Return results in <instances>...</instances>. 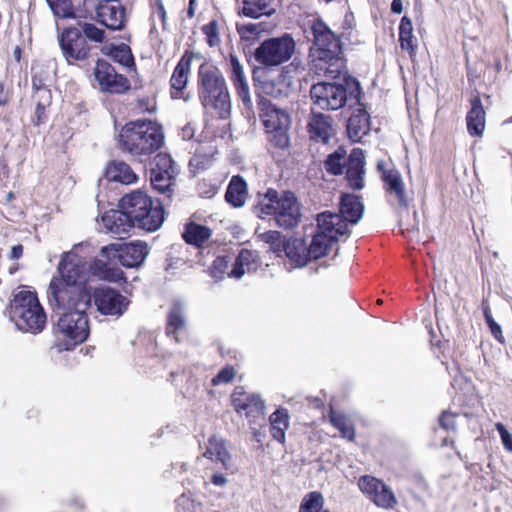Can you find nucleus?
Returning a JSON list of instances; mask_svg holds the SVG:
<instances>
[{
  "label": "nucleus",
  "mask_w": 512,
  "mask_h": 512,
  "mask_svg": "<svg viewBox=\"0 0 512 512\" xmlns=\"http://www.w3.org/2000/svg\"><path fill=\"white\" fill-rule=\"evenodd\" d=\"M192 62V56L185 53L176 65L170 79L171 97L188 101L190 96L184 93L188 82Z\"/></svg>",
  "instance_id": "obj_24"
},
{
  "label": "nucleus",
  "mask_w": 512,
  "mask_h": 512,
  "mask_svg": "<svg viewBox=\"0 0 512 512\" xmlns=\"http://www.w3.org/2000/svg\"><path fill=\"white\" fill-rule=\"evenodd\" d=\"M399 41L401 48L413 52V26L410 18L404 16L399 25Z\"/></svg>",
  "instance_id": "obj_44"
},
{
  "label": "nucleus",
  "mask_w": 512,
  "mask_h": 512,
  "mask_svg": "<svg viewBox=\"0 0 512 512\" xmlns=\"http://www.w3.org/2000/svg\"><path fill=\"white\" fill-rule=\"evenodd\" d=\"M57 309L64 310L52 327L54 342L52 348L62 353L72 351L84 343L90 335L87 310L91 299H73L69 303L51 302Z\"/></svg>",
  "instance_id": "obj_2"
},
{
  "label": "nucleus",
  "mask_w": 512,
  "mask_h": 512,
  "mask_svg": "<svg viewBox=\"0 0 512 512\" xmlns=\"http://www.w3.org/2000/svg\"><path fill=\"white\" fill-rule=\"evenodd\" d=\"M368 121L367 114L363 111H359L357 115L352 116L347 123L346 128H360L362 125H366Z\"/></svg>",
  "instance_id": "obj_57"
},
{
  "label": "nucleus",
  "mask_w": 512,
  "mask_h": 512,
  "mask_svg": "<svg viewBox=\"0 0 512 512\" xmlns=\"http://www.w3.org/2000/svg\"><path fill=\"white\" fill-rule=\"evenodd\" d=\"M204 35L206 36L207 43L211 47H215L220 44L219 28L218 23L215 20L210 21L202 28Z\"/></svg>",
  "instance_id": "obj_49"
},
{
  "label": "nucleus",
  "mask_w": 512,
  "mask_h": 512,
  "mask_svg": "<svg viewBox=\"0 0 512 512\" xmlns=\"http://www.w3.org/2000/svg\"><path fill=\"white\" fill-rule=\"evenodd\" d=\"M9 313L20 330L38 334L46 326V313L39 302L37 293L22 289L13 295Z\"/></svg>",
  "instance_id": "obj_6"
},
{
  "label": "nucleus",
  "mask_w": 512,
  "mask_h": 512,
  "mask_svg": "<svg viewBox=\"0 0 512 512\" xmlns=\"http://www.w3.org/2000/svg\"><path fill=\"white\" fill-rule=\"evenodd\" d=\"M262 24L260 23H247L237 25V31L242 40L252 41L256 39L263 32Z\"/></svg>",
  "instance_id": "obj_46"
},
{
  "label": "nucleus",
  "mask_w": 512,
  "mask_h": 512,
  "mask_svg": "<svg viewBox=\"0 0 512 512\" xmlns=\"http://www.w3.org/2000/svg\"><path fill=\"white\" fill-rule=\"evenodd\" d=\"M317 227L307 247L311 260L320 259L328 254L334 242L340 236L348 235V224L336 213L325 211L317 216Z\"/></svg>",
  "instance_id": "obj_7"
},
{
  "label": "nucleus",
  "mask_w": 512,
  "mask_h": 512,
  "mask_svg": "<svg viewBox=\"0 0 512 512\" xmlns=\"http://www.w3.org/2000/svg\"><path fill=\"white\" fill-rule=\"evenodd\" d=\"M455 445V441L453 439H450V438H444L442 440V443H441V446H451V447H454Z\"/></svg>",
  "instance_id": "obj_64"
},
{
  "label": "nucleus",
  "mask_w": 512,
  "mask_h": 512,
  "mask_svg": "<svg viewBox=\"0 0 512 512\" xmlns=\"http://www.w3.org/2000/svg\"><path fill=\"white\" fill-rule=\"evenodd\" d=\"M59 45L69 64L73 61H84L89 57L90 46L78 28L64 29L59 37Z\"/></svg>",
  "instance_id": "obj_19"
},
{
  "label": "nucleus",
  "mask_w": 512,
  "mask_h": 512,
  "mask_svg": "<svg viewBox=\"0 0 512 512\" xmlns=\"http://www.w3.org/2000/svg\"><path fill=\"white\" fill-rule=\"evenodd\" d=\"M203 456L211 461L220 462L226 470L231 467V455L227 450L226 441L216 435L209 437Z\"/></svg>",
  "instance_id": "obj_28"
},
{
  "label": "nucleus",
  "mask_w": 512,
  "mask_h": 512,
  "mask_svg": "<svg viewBox=\"0 0 512 512\" xmlns=\"http://www.w3.org/2000/svg\"><path fill=\"white\" fill-rule=\"evenodd\" d=\"M60 277L53 278L48 288L50 302L69 303V300L91 299V291L80 282L85 280L86 263L77 255L66 256L59 263Z\"/></svg>",
  "instance_id": "obj_4"
},
{
  "label": "nucleus",
  "mask_w": 512,
  "mask_h": 512,
  "mask_svg": "<svg viewBox=\"0 0 512 512\" xmlns=\"http://www.w3.org/2000/svg\"><path fill=\"white\" fill-rule=\"evenodd\" d=\"M237 374L234 366L227 364L225 365L212 379V386H218L220 384H229L233 382Z\"/></svg>",
  "instance_id": "obj_47"
},
{
  "label": "nucleus",
  "mask_w": 512,
  "mask_h": 512,
  "mask_svg": "<svg viewBox=\"0 0 512 512\" xmlns=\"http://www.w3.org/2000/svg\"><path fill=\"white\" fill-rule=\"evenodd\" d=\"M247 197V184L245 180L235 175L231 178L225 193V200L233 207L244 205Z\"/></svg>",
  "instance_id": "obj_33"
},
{
  "label": "nucleus",
  "mask_w": 512,
  "mask_h": 512,
  "mask_svg": "<svg viewBox=\"0 0 512 512\" xmlns=\"http://www.w3.org/2000/svg\"><path fill=\"white\" fill-rule=\"evenodd\" d=\"M186 327V319L179 306H173L166 318L165 333L172 337L177 343L180 342V333Z\"/></svg>",
  "instance_id": "obj_34"
},
{
  "label": "nucleus",
  "mask_w": 512,
  "mask_h": 512,
  "mask_svg": "<svg viewBox=\"0 0 512 512\" xmlns=\"http://www.w3.org/2000/svg\"><path fill=\"white\" fill-rule=\"evenodd\" d=\"M99 23L111 30H121L125 26V9L119 0H102L97 9Z\"/></svg>",
  "instance_id": "obj_22"
},
{
  "label": "nucleus",
  "mask_w": 512,
  "mask_h": 512,
  "mask_svg": "<svg viewBox=\"0 0 512 512\" xmlns=\"http://www.w3.org/2000/svg\"><path fill=\"white\" fill-rule=\"evenodd\" d=\"M283 252L297 267H303L311 260L306 242L301 238L289 237L285 240Z\"/></svg>",
  "instance_id": "obj_29"
},
{
  "label": "nucleus",
  "mask_w": 512,
  "mask_h": 512,
  "mask_svg": "<svg viewBox=\"0 0 512 512\" xmlns=\"http://www.w3.org/2000/svg\"><path fill=\"white\" fill-rule=\"evenodd\" d=\"M305 70L303 62L299 58H294L290 64L284 66L279 72L277 79H282L283 83L280 88H275L274 84L266 85V91L273 96H280L286 92V88L291 83L294 75L300 74Z\"/></svg>",
  "instance_id": "obj_30"
},
{
  "label": "nucleus",
  "mask_w": 512,
  "mask_h": 512,
  "mask_svg": "<svg viewBox=\"0 0 512 512\" xmlns=\"http://www.w3.org/2000/svg\"><path fill=\"white\" fill-rule=\"evenodd\" d=\"M277 205H262L265 215L273 216L276 224L283 229H293L301 220L300 204L290 191H285Z\"/></svg>",
  "instance_id": "obj_13"
},
{
  "label": "nucleus",
  "mask_w": 512,
  "mask_h": 512,
  "mask_svg": "<svg viewBox=\"0 0 512 512\" xmlns=\"http://www.w3.org/2000/svg\"><path fill=\"white\" fill-rule=\"evenodd\" d=\"M211 482L216 485V486H222L224 484H226L227 482V479L224 475L222 474H214L212 477H211Z\"/></svg>",
  "instance_id": "obj_61"
},
{
  "label": "nucleus",
  "mask_w": 512,
  "mask_h": 512,
  "mask_svg": "<svg viewBox=\"0 0 512 512\" xmlns=\"http://www.w3.org/2000/svg\"><path fill=\"white\" fill-rule=\"evenodd\" d=\"M104 53L110 56L115 62L125 67L134 66V58L128 45L122 43L120 45H111L103 49Z\"/></svg>",
  "instance_id": "obj_39"
},
{
  "label": "nucleus",
  "mask_w": 512,
  "mask_h": 512,
  "mask_svg": "<svg viewBox=\"0 0 512 512\" xmlns=\"http://www.w3.org/2000/svg\"><path fill=\"white\" fill-rule=\"evenodd\" d=\"M310 95L314 105L320 109L337 110L342 108L347 100V90L344 85L330 82H320L311 87Z\"/></svg>",
  "instance_id": "obj_17"
},
{
  "label": "nucleus",
  "mask_w": 512,
  "mask_h": 512,
  "mask_svg": "<svg viewBox=\"0 0 512 512\" xmlns=\"http://www.w3.org/2000/svg\"><path fill=\"white\" fill-rule=\"evenodd\" d=\"M230 259L228 256H217L208 267V275L215 281L229 278L240 279L246 272L256 271L260 265V257L256 251L243 248L239 251L232 269L227 272Z\"/></svg>",
  "instance_id": "obj_8"
},
{
  "label": "nucleus",
  "mask_w": 512,
  "mask_h": 512,
  "mask_svg": "<svg viewBox=\"0 0 512 512\" xmlns=\"http://www.w3.org/2000/svg\"><path fill=\"white\" fill-rule=\"evenodd\" d=\"M183 138L190 140L194 156L190 167L204 169L210 159L217 153L215 130H183Z\"/></svg>",
  "instance_id": "obj_12"
},
{
  "label": "nucleus",
  "mask_w": 512,
  "mask_h": 512,
  "mask_svg": "<svg viewBox=\"0 0 512 512\" xmlns=\"http://www.w3.org/2000/svg\"><path fill=\"white\" fill-rule=\"evenodd\" d=\"M212 236V229L206 225L190 221L184 225L182 238L186 244L203 248Z\"/></svg>",
  "instance_id": "obj_27"
},
{
  "label": "nucleus",
  "mask_w": 512,
  "mask_h": 512,
  "mask_svg": "<svg viewBox=\"0 0 512 512\" xmlns=\"http://www.w3.org/2000/svg\"><path fill=\"white\" fill-rule=\"evenodd\" d=\"M100 259H95L89 266V270L92 275L97 277L100 280H103V276L106 274L107 268L109 267V263Z\"/></svg>",
  "instance_id": "obj_55"
},
{
  "label": "nucleus",
  "mask_w": 512,
  "mask_h": 512,
  "mask_svg": "<svg viewBox=\"0 0 512 512\" xmlns=\"http://www.w3.org/2000/svg\"><path fill=\"white\" fill-rule=\"evenodd\" d=\"M365 160L363 153L354 149L347 161L346 179L353 190H361L364 187Z\"/></svg>",
  "instance_id": "obj_25"
},
{
  "label": "nucleus",
  "mask_w": 512,
  "mask_h": 512,
  "mask_svg": "<svg viewBox=\"0 0 512 512\" xmlns=\"http://www.w3.org/2000/svg\"><path fill=\"white\" fill-rule=\"evenodd\" d=\"M231 404L237 413H244L250 423H256L265 415V403L261 397L248 393L242 386H237L231 394Z\"/></svg>",
  "instance_id": "obj_20"
},
{
  "label": "nucleus",
  "mask_w": 512,
  "mask_h": 512,
  "mask_svg": "<svg viewBox=\"0 0 512 512\" xmlns=\"http://www.w3.org/2000/svg\"><path fill=\"white\" fill-rule=\"evenodd\" d=\"M376 169L388 200L406 209L409 206V199L400 172L384 160L377 162Z\"/></svg>",
  "instance_id": "obj_14"
},
{
  "label": "nucleus",
  "mask_w": 512,
  "mask_h": 512,
  "mask_svg": "<svg viewBox=\"0 0 512 512\" xmlns=\"http://www.w3.org/2000/svg\"><path fill=\"white\" fill-rule=\"evenodd\" d=\"M270 136L269 140L274 147L287 148L289 146V136L287 130H266Z\"/></svg>",
  "instance_id": "obj_51"
},
{
  "label": "nucleus",
  "mask_w": 512,
  "mask_h": 512,
  "mask_svg": "<svg viewBox=\"0 0 512 512\" xmlns=\"http://www.w3.org/2000/svg\"><path fill=\"white\" fill-rule=\"evenodd\" d=\"M258 239L270 246V249L276 255H280L285 249V240L282 239L281 232L277 230H268L258 234Z\"/></svg>",
  "instance_id": "obj_43"
},
{
  "label": "nucleus",
  "mask_w": 512,
  "mask_h": 512,
  "mask_svg": "<svg viewBox=\"0 0 512 512\" xmlns=\"http://www.w3.org/2000/svg\"><path fill=\"white\" fill-rule=\"evenodd\" d=\"M199 98L207 114L227 119L231 113V102L225 79L218 68L202 64L198 72Z\"/></svg>",
  "instance_id": "obj_5"
},
{
  "label": "nucleus",
  "mask_w": 512,
  "mask_h": 512,
  "mask_svg": "<svg viewBox=\"0 0 512 512\" xmlns=\"http://www.w3.org/2000/svg\"><path fill=\"white\" fill-rule=\"evenodd\" d=\"M495 427L500 435L504 448L507 451L512 452V435L509 433L506 427L500 422L496 423Z\"/></svg>",
  "instance_id": "obj_56"
},
{
  "label": "nucleus",
  "mask_w": 512,
  "mask_h": 512,
  "mask_svg": "<svg viewBox=\"0 0 512 512\" xmlns=\"http://www.w3.org/2000/svg\"><path fill=\"white\" fill-rule=\"evenodd\" d=\"M92 301L101 315L116 317L123 315L130 303L119 290L105 285L93 289Z\"/></svg>",
  "instance_id": "obj_15"
},
{
  "label": "nucleus",
  "mask_w": 512,
  "mask_h": 512,
  "mask_svg": "<svg viewBox=\"0 0 512 512\" xmlns=\"http://www.w3.org/2000/svg\"><path fill=\"white\" fill-rule=\"evenodd\" d=\"M118 142L132 156H149L164 145L163 130H120Z\"/></svg>",
  "instance_id": "obj_9"
},
{
  "label": "nucleus",
  "mask_w": 512,
  "mask_h": 512,
  "mask_svg": "<svg viewBox=\"0 0 512 512\" xmlns=\"http://www.w3.org/2000/svg\"><path fill=\"white\" fill-rule=\"evenodd\" d=\"M330 117L322 113H313L308 128H331Z\"/></svg>",
  "instance_id": "obj_54"
},
{
  "label": "nucleus",
  "mask_w": 512,
  "mask_h": 512,
  "mask_svg": "<svg viewBox=\"0 0 512 512\" xmlns=\"http://www.w3.org/2000/svg\"><path fill=\"white\" fill-rule=\"evenodd\" d=\"M358 487L379 508L393 509L398 503L393 490L374 476H361L358 480Z\"/></svg>",
  "instance_id": "obj_18"
},
{
  "label": "nucleus",
  "mask_w": 512,
  "mask_h": 512,
  "mask_svg": "<svg viewBox=\"0 0 512 512\" xmlns=\"http://www.w3.org/2000/svg\"><path fill=\"white\" fill-rule=\"evenodd\" d=\"M325 499L321 492L311 491L307 493L300 505L299 512H322L324 509Z\"/></svg>",
  "instance_id": "obj_40"
},
{
  "label": "nucleus",
  "mask_w": 512,
  "mask_h": 512,
  "mask_svg": "<svg viewBox=\"0 0 512 512\" xmlns=\"http://www.w3.org/2000/svg\"><path fill=\"white\" fill-rule=\"evenodd\" d=\"M310 30L314 44L312 70L329 79L339 77L346 68L339 37L320 19L310 21Z\"/></svg>",
  "instance_id": "obj_3"
},
{
  "label": "nucleus",
  "mask_w": 512,
  "mask_h": 512,
  "mask_svg": "<svg viewBox=\"0 0 512 512\" xmlns=\"http://www.w3.org/2000/svg\"><path fill=\"white\" fill-rule=\"evenodd\" d=\"M80 31L84 34L83 36L85 39H89L97 43H102L105 39V31L92 23L81 24Z\"/></svg>",
  "instance_id": "obj_48"
},
{
  "label": "nucleus",
  "mask_w": 512,
  "mask_h": 512,
  "mask_svg": "<svg viewBox=\"0 0 512 512\" xmlns=\"http://www.w3.org/2000/svg\"><path fill=\"white\" fill-rule=\"evenodd\" d=\"M258 106L259 117L265 128H289L292 124V117L286 109L279 108L265 99H262Z\"/></svg>",
  "instance_id": "obj_23"
},
{
  "label": "nucleus",
  "mask_w": 512,
  "mask_h": 512,
  "mask_svg": "<svg viewBox=\"0 0 512 512\" xmlns=\"http://www.w3.org/2000/svg\"><path fill=\"white\" fill-rule=\"evenodd\" d=\"M103 281L119 283L126 281L125 273L118 267L111 266L107 268L106 274L103 276Z\"/></svg>",
  "instance_id": "obj_53"
},
{
  "label": "nucleus",
  "mask_w": 512,
  "mask_h": 512,
  "mask_svg": "<svg viewBox=\"0 0 512 512\" xmlns=\"http://www.w3.org/2000/svg\"><path fill=\"white\" fill-rule=\"evenodd\" d=\"M329 421L336 428L342 438L353 442L356 438V431L353 422L344 414L336 412L331 408L328 413Z\"/></svg>",
  "instance_id": "obj_36"
},
{
  "label": "nucleus",
  "mask_w": 512,
  "mask_h": 512,
  "mask_svg": "<svg viewBox=\"0 0 512 512\" xmlns=\"http://www.w3.org/2000/svg\"><path fill=\"white\" fill-rule=\"evenodd\" d=\"M466 120L467 128H484L485 111L478 97L472 100L471 109L467 114Z\"/></svg>",
  "instance_id": "obj_42"
},
{
  "label": "nucleus",
  "mask_w": 512,
  "mask_h": 512,
  "mask_svg": "<svg viewBox=\"0 0 512 512\" xmlns=\"http://www.w3.org/2000/svg\"><path fill=\"white\" fill-rule=\"evenodd\" d=\"M120 211L104 218L108 229L115 234L127 233L132 227L147 232L158 230L165 219V211L159 199H153L142 190L125 194L119 202Z\"/></svg>",
  "instance_id": "obj_1"
},
{
  "label": "nucleus",
  "mask_w": 512,
  "mask_h": 512,
  "mask_svg": "<svg viewBox=\"0 0 512 512\" xmlns=\"http://www.w3.org/2000/svg\"><path fill=\"white\" fill-rule=\"evenodd\" d=\"M230 68L231 79L234 82L238 96L240 97V99L242 100L246 107H250L251 97L247 79L244 74L242 65L235 56H231L230 58Z\"/></svg>",
  "instance_id": "obj_31"
},
{
  "label": "nucleus",
  "mask_w": 512,
  "mask_h": 512,
  "mask_svg": "<svg viewBox=\"0 0 512 512\" xmlns=\"http://www.w3.org/2000/svg\"><path fill=\"white\" fill-rule=\"evenodd\" d=\"M156 15H158V17L161 19V21L164 22L165 18H166V12H165V9L162 5H159L156 12H155Z\"/></svg>",
  "instance_id": "obj_63"
},
{
  "label": "nucleus",
  "mask_w": 512,
  "mask_h": 512,
  "mask_svg": "<svg viewBox=\"0 0 512 512\" xmlns=\"http://www.w3.org/2000/svg\"><path fill=\"white\" fill-rule=\"evenodd\" d=\"M392 12L400 14L403 11V4L401 0H393L391 4Z\"/></svg>",
  "instance_id": "obj_62"
},
{
  "label": "nucleus",
  "mask_w": 512,
  "mask_h": 512,
  "mask_svg": "<svg viewBox=\"0 0 512 512\" xmlns=\"http://www.w3.org/2000/svg\"><path fill=\"white\" fill-rule=\"evenodd\" d=\"M346 152L342 148L337 149L329 154L324 161V168L326 172L332 176H339L343 173L345 167Z\"/></svg>",
  "instance_id": "obj_41"
},
{
  "label": "nucleus",
  "mask_w": 512,
  "mask_h": 512,
  "mask_svg": "<svg viewBox=\"0 0 512 512\" xmlns=\"http://www.w3.org/2000/svg\"><path fill=\"white\" fill-rule=\"evenodd\" d=\"M459 413L450 410H443L438 417V424L447 433L457 432V418Z\"/></svg>",
  "instance_id": "obj_45"
},
{
  "label": "nucleus",
  "mask_w": 512,
  "mask_h": 512,
  "mask_svg": "<svg viewBox=\"0 0 512 512\" xmlns=\"http://www.w3.org/2000/svg\"><path fill=\"white\" fill-rule=\"evenodd\" d=\"M483 314L486 321V324L488 325L491 334L499 341H501L502 338V330L501 327L496 321L493 319L491 311L489 306H486L483 308Z\"/></svg>",
  "instance_id": "obj_52"
},
{
  "label": "nucleus",
  "mask_w": 512,
  "mask_h": 512,
  "mask_svg": "<svg viewBox=\"0 0 512 512\" xmlns=\"http://www.w3.org/2000/svg\"><path fill=\"white\" fill-rule=\"evenodd\" d=\"M270 434L277 442L284 444L286 431L289 428V413L286 408L279 407L269 417Z\"/></svg>",
  "instance_id": "obj_32"
},
{
  "label": "nucleus",
  "mask_w": 512,
  "mask_h": 512,
  "mask_svg": "<svg viewBox=\"0 0 512 512\" xmlns=\"http://www.w3.org/2000/svg\"><path fill=\"white\" fill-rule=\"evenodd\" d=\"M134 128H162V125L157 122L154 117L139 118L133 122Z\"/></svg>",
  "instance_id": "obj_58"
},
{
  "label": "nucleus",
  "mask_w": 512,
  "mask_h": 512,
  "mask_svg": "<svg viewBox=\"0 0 512 512\" xmlns=\"http://www.w3.org/2000/svg\"><path fill=\"white\" fill-rule=\"evenodd\" d=\"M94 76L102 91L120 94L130 88L128 79L118 74L114 67L105 60L96 62Z\"/></svg>",
  "instance_id": "obj_21"
},
{
  "label": "nucleus",
  "mask_w": 512,
  "mask_h": 512,
  "mask_svg": "<svg viewBox=\"0 0 512 512\" xmlns=\"http://www.w3.org/2000/svg\"><path fill=\"white\" fill-rule=\"evenodd\" d=\"M177 173V166L170 154L160 152L155 155L150 168V181L155 190L161 193L170 191Z\"/></svg>",
  "instance_id": "obj_16"
},
{
  "label": "nucleus",
  "mask_w": 512,
  "mask_h": 512,
  "mask_svg": "<svg viewBox=\"0 0 512 512\" xmlns=\"http://www.w3.org/2000/svg\"><path fill=\"white\" fill-rule=\"evenodd\" d=\"M54 15L61 18L72 17L68 0H46Z\"/></svg>",
  "instance_id": "obj_50"
},
{
  "label": "nucleus",
  "mask_w": 512,
  "mask_h": 512,
  "mask_svg": "<svg viewBox=\"0 0 512 512\" xmlns=\"http://www.w3.org/2000/svg\"><path fill=\"white\" fill-rule=\"evenodd\" d=\"M100 253L108 261H118L125 268H137L144 262L149 248L143 241L111 243L102 247Z\"/></svg>",
  "instance_id": "obj_11"
},
{
  "label": "nucleus",
  "mask_w": 512,
  "mask_h": 512,
  "mask_svg": "<svg viewBox=\"0 0 512 512\" xmlns=\"http://www.w3.org/2000/svg\"><path fill=\"white\" fill-rule=\"evenodd\" d=\"M364 206L361 202V198L354 194H343L340 200V213L341 216L348 225L356 224L363 215Z\"/></svg>",
  "instance_id": "obj_26"
},
{
  "label": "nucleus",
  "mask_w": 512,
  "mask_h": 512,
  "mask_svg": "<svg viewBox=\"0 0 512 512\" xmlns=\"http://www.w3.org/2000/svg\"><path fill=\"white\" fill-rule=\"evenodd\" d=\"M296 51V43L290 34L264 40L254 52L256 62L264 67H276L288 62Z\"/></svg>",
  "instance_id": "obj_10"
},
{
  "label": "nucleus",
  "mask_w": 512,
  "mask_h": 512,
  "mask_svg": "<svg viewBox=\"0 0 512 512\" xmlns=\"http://www.w3.org/2000/svg\"><path fill=\"white\" fill-rule=\"evenodd\" d=\"M23 245L21 244H17V245H14L12 248H11V251H10V254H9V258L10 259H19L22 257L23 255Z\"/></svg>",
  "instance_id": "obj_60"
},
{
  "label": "nucleus",
  "mask_w": 512,
  "mask_h": 512,
  "mask_svg": "<svg viewBox=\"0 0 512 512\" xmlns=\"http://www.w3.org/2000/svg\"><path fill=\"white\" fill-rule=\"evenodd\" d=\"M274 0H243L242 13L250 18L262 15L270 16L275 13Z\"/></svg>",
  "instance_id": "obj_37"
},
{
  "label": "nucleus",
  "mask_w": 512,
  "mask_h": 512,
  "mask_svg": "<svg viewBox=\"0 0 512 512\" xmlns=\"http://www.w3.org/2000/svg\"><path fill=\"white\" fill-rule=\"evenodd\" d=\"M107 176L110 180L122 184H132L137 180L132 168L123 161H112L107 167Z\"/></svg>",
  "instance_id": "obj_35"
},
{
  "label": "nucleus",
  "mask_w": 512,
  "mask_h": 512,
  "mask_svg": "<svg viewBox=\"0 0 512 512\" xmlns=\"http://www.w3.org/2000/svg\"><path fill=\"white\" fill-rule=\"evenodd\" d=\"M280 198L279 197V194L278 192L275 190V189H268L266 194H265V200H267L268 202L267 203H262V205H277L280 201Z\"/></svg>",
  "instance_id": "obj_59"
},
{
  "label": "nucleus",
  "mask_w": 512,
  "mask_h": 512,
  "mask_svg": "<svg viewBox=\"0 0 512 512\" xmlns=\"http://www.w3.org/2000/svg\"><path fill=\"white\" fill-rule=\"evenodd\" d=\"M33 98L36 102L35 118L33 119V123L36 126L44 125L47 120L46 108L51 103V92L45 87L38 88Z\"/></svg>",
  "instance_id": "obj_38"
}]
</instances>
